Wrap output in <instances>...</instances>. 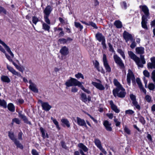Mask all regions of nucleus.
<instances>
[{
  "mask_svg": "<svg viewBox=\"0 0 155 155\" xmlns=\"http://www.w3.org/2000/svg\"><path fill=\"white\" fill-rule=\"evenodd\" d=\"M136 82L138 86L139 87L140 90L143 91L145 94L146 93V91L145 89L143 88L142 84L139 78H137L136 79Z\"/></svg>",
  "mask_w": 155,
  "mask_h": 155,
  "instance_id": "f3484780",
  "label": "nucleus"
},
{
  "mask_svg": "<svg viewBox=\"0 0 155 155\" xmlns=\"http://www.w3.org/2000/svg\"><path fill=\"white\" fill-rule=\"evenodd\" d=\"M140 8L144 14L142 16H144L145 18H148L150 15L149 9L146 5H140Z\"/></svg>",
  "mask_w": 155,
  "mask_h": 155,
  "instance_id": "0eeeda50",
  "label": "nucleus"
},
{
  "mask_svg": "<svg viewBox=\"0 0 155 155\" xmlns=\"http://www.w3.org/2000/svg\"><path fill=\"white\" fill-rule=\"evenodd\" d=\"M124 131L127 134L130 135L131 134L130 130L127 127H125L124 128Z\"/></svg>",
  "mask_w": 155,
  "mask_h": 155,
  "instance_id": "3c124183",
  "label": "nucleus"
},
{
  "mask_svg": "<svg viewBox=\"0 0 155 155\" xmlns=\"http://www.w3.org/2000/svg\"><path fill=\"white\" fill-rule=\"evenodd\" d=\"M96 37L97 39L100 42L105 39L103 35L102 34L100 33L96 34Z\"/></svg>",
  "mask_w": 155,
  "mask_h": 155,
  "instance_id": "5701e85b",
  "label": "nucleus"
},
{
  "mask_svg": "<svg viewBox=\"0 0 155 155\" xmlns=\"http://www.w3.org/2000/svg\"><path fill=\"white\" fill-rule=\"evenodd\" d=\"M8 108L10 111L13 112L15 111V107L12 103H9L8 104Z\"/></svg>",
  "mask_w": 155,
  "mask_h": 155,
  "instance_id": "7c9ffc66",
  "label": "nucleus"
},
{
  "mask_svg": "<svg viewBox=\"0 0 155 155\" xmlns=\"http://www.w3.org/2000/svg\"><path fill=\"white\" fill-rule=\"evenodd\" d=\"M114 58L115 63L117 64L121 68H124V64L123 63L121 59L117 54L114 55Z\"/></svg>",
  "mask_w": 155,
  "mask_h": 155,
  "instance_id": "6e6552de",
  "label": "nucleus"
},
{
  "mask_svg": "<svg viewBox=\"0 0 155 155\" xmlns=\"http://www.w3.org/2000/svg\"><path fill=\"white\" fill-rule=\"evenodd\" d=\"M151 62L147 64V67L148 68H155V57H153L150 58Z\"/></svg>",
  "mask_w": 155,
  "mask_h": 155,
  "instance_id": "dca6fc26",
  "label": "nucleus"
},
{
  "mask_svg": "<svg viewBox=\"0 0 155 155\" xmlns=\"http://www.w3.org/2000/svg\"><path fill=\"white\" fill-rule=\"evenodd\" d=\"M117 52L122 56L123 58L125 59V56L123 51L120 49H119L117 50Z\"/></svg>",
  "mask_w": 155,
  "mask_h": 155,
  "instance_id": "79ce46f5",
  "label": "nucleus"
},
{
  "mask_svg": "<svg viewBox=\"0 0 155 155\" xmlns=\"http://www.w3.org/2000/svg\"><path fill=\"white\" fill-rule=\"evenodd\" d=\"M1 80L3 82L9 83L10 82L9 78L7 76L2 75L1 77Z\"/></svg>",
  "mask_w": 155,
  "mask_h": 155,
  "instance_id": "a878e982",
  "label": "nucleus"
},
{
  "mask_svg": "<svg viewBox=\"0 0 155 155\" xmlns=\"http://www.w3.org/2000/svg\"><path fill=\"white\" fill-rule=\"evenodd\" d=\"M22 133L21 132H20L18 133V139L19 140H22Z\"/></svg>",
  "mask_w": 155,
  "mask_h": 155,
  "instance_id": "69168bd1",
  "label": "nucleus"
},
{
  "mask_svg": "<svg viewBox=\"0 0 155 155\" xmlns=\"http://www.w3.org/2000/svg\"><path fill=\"white\" fill-rule=\"evenodd\" d=\"M8 136L14 142L17 140L14 135L13 132L9 131L8 132Z\"/></svg>",
  "mask_w": 155,
  "mask_h": 155,
  "instance_id": "bb28decb",
  "label": "nucleus"
},
{
  "mask_svg": "<svg viewBox=\"0 0 155 155\" xmlns=\"http://www.w3.org/2000/svg\"><path fill=\"white\" fill-rule=\"evenodd\" d=\"M78 90L77 87H74L71 88V91L72 92L76 93L78 91Z\"/></svg>",
  "mask_w": 155,
  "mask_h": 155,
  "instance_id": "bf43d9fd",
  "label": "nucleus"
},
{
  "mask_svg": "<svg viewBox=\"0 0 155 155\" xmlns=\"http://www.w3.org/2000/svg\"><path fill=\"white\" fill-rule=\"evenodd\" d=\"M143 74L145 77L149 78L150 76V74L149 72L147 70H145L143 71Z\"/></svg>",
  "mask_w": 155,
  "mask_h": 155,
  "instance_id": "09e8293b",
  "label": "nucleus"
},
{
  "mask_svg": "<svg viewBox=\"0 0 155 155\" xmlns=\"http://www.w3.org/2000/svg\"><path fill=\"white\" fill-rule=\"evenodd\" d=\"M41 103L43 109L45 111H49L51 107L47 102H43L41 101Z\"/></svg>",
  "mask_w": 155,
  "mask_h": 155,
  "instance_id": "2eb2a0df",
  "label": "nucleus"
},
{
  "mask_svg": "<svg viewBox=\"0 0 155 155\" xmlns=\"http://www.w3.org/2000/svg\"><path fill=\"white\" fill-rule=\"evenodd\" d=\"M81 100L82 101L86 103L87 101V97L86 94L84 93H82L81 94Z\"/></svg>",
  "mask_w": 155,
  "mask_h": 155,
  "instance_id": "2f4dec72",
  "label": "nucleus"
},
{
  "mask_svg": "<svg viewBox=\"0 0 155 155\" xmlns=\"http://www.w3.org/2000/svg\"><path fill=\"white\" fill-rule=\"evenodd\" d=\"M38 20V18L34 16L32 17V22L35 25H36Z\"/></svg>",
  "mask_w": 155,
  "mask_h": 155,
  "instance_id": "49530a36",
  "label": "nucleus"
},
{
  "mask_svg": "<svg viewBox=\"0 0 155 155\" xmlns=\"http://www.w3.org/2000/svg\"><path fill=\"white\" fill-rule=\"evenodd\" d=\"M78 147L81 148L80 150H82L85 152H87L88 150V148L87 147L82 143H79L78 144Z\"/></svg>",
  "mask_w": 155,
  "mask_h": 155,
  "instance_id": "393cba45",
  "label": "nucleus"
},
{
  "mask_svg": "<svg viewBox=\"0 0 155 155\" xmlns=\"http://www.w3.org/2000/svg\"><path fill=\"white\" fill-rule=\"evenodd\" d=\"M92 84L97 89L100 91L104 90L105 89L104 86L101 84V83H98L92 81Z\"/></svg>",
  "mask_w": 155,
  "mask_h": 155,
  "instance_id": "4468645a",
  "label": "nucleus"
},
{
  "mask_svg": "<svg viewBox=\"0 0 155 155\" xmlns=\"http://www.w3.org/2000/svg\"><path fill=\"white\" fill-rule=\"evenodd\" d=\"M128 54L130 58L135 62L138 67L141 68L143 67V64L146 63L144 55H141L140 59L132 51H128Z\"/></svg>",
  "mask_w": 155,
  "mask_h": 155,
  "instance_id": "f257e3e1",
  "label": "nucleus"
},
{
  "mask_svg": "<svg viewBox=\"0 0 155 155\" xmlns=\"http://www.w3.org/2000/svg\"><path fill=\"white\" fill-rule=\"evenodd\" d=\"M61 121L62 123L65 124L67 127H70L69 122L67 119L62 118L61 119Z\"/></svg>",
  "mask_w": 155,
  "mask_h": 155,
  "instance_id": "cd10ccee",
  "label": "nucleus"
},
{
  "mask_svg": "<svg viewBox=\"0 0 155 155\" xmlns=\"http://www.w3.org/2000/svg\"><path fill=\"white\" fill-rule=\"evenodd\" d=\"M103 124L107 130L109 131H112V128L110 127L111 124L108 121H105L104 122Z\"/></svg>",
  "mask_w": 155,
  "mask_h": 155,
  "instance_id": "aec40b11",
  "label": "nucleus"
},
{
  "mask_svg": "<svg viewBox=\"0 0 155 155\" xmlns=\"http://www.w3.org/2000/svg\"><path fill=\"white\" fill-rule=\"evenodd\" d=\"M0 43L2 44L5 49H6L7 51L10 54L11 57L9 55H8L6 53H5V56L10 61L12 62L13 64V63H15L14 61H13V60L12 58H13L14 57V55L12 52L10 50L9 47L7 46L3 41H2L0 39Z\"/></svg>",
  "mask_w": 155,
  "mask_h": 155,
  "instance_id": "f03ea898",
  "label": "nucleus"
},
{
  "mask_svg": "<svg viewBox=\"0 0 155 155\" xmlns=\"http://www.w3.org/2000/svg\"><path fill=\"white\" fill-rule=\"evenodd\" d=\"M66 39L64 38H61L59 39L58 41L61 44H66Z\"/></svg>",
  "mask_w": 155,
  "mask_h": 155,
  "instance_id": "603ef678",
  "label": "nucleus"
},
{
  "mask_svg": "<svg viewBox=\"0 0 155 155\" xmlns=\"http://www.w3.org/2000/svg\"><path fill=\"white\" fill-rule=\"evenodd\" d=\"M75 77L77 78H81L82 79H84V77L83 74L80 73H78L77 74L75 75Z\"/></svg>",
  "mask_w": 155,
  "mask_h": 155,
  "instance_id": "a18cd8bd",
  "label": "nucleus"
},
{
  "mask_svg": "<svg viewBox=\"0 0 155 155\" xmlns=\"http://www.w3.org/2000/svg\"><path fill=\"white\" fill-rule=\"evenodd\" d=\"M0 106L6 108L7 107V103L6 101L4 100H1L0 99Z\"/></svg>",
  "mask_w": 155,
  "mask_h": 155,
  "instance_id": "58836bf2",
  "label": "nucleus"
},
{
  "mask_svg": "<svg viewBox=\"0 0 155 155\" xmlns=\"http://www.w3.org/2000/svg\"><path fill=\"white\" fill-rule=\"evenodd\" d=\"M152 78L155 83V70H154L152 73Z\"/></svg>",
  "mask_w": 155,
  "mask_h": 155,
  "instance_id": "4d7b16f0",
  "label": "nucleus"
},
{
  "mask_svg": "<svg viewBox=\"0 0 155 155\" xmlns=\"http://www.w3.org/2000/svg\"><path fill=\"white\" fill-rule=\"evenodd\" d=\"M130 96L131 99L132 100V101L136 100V96L133 94H130Z\"/></svg>",
  "mask_w": 155,
  "mask_h": 155,
  "instance_id": "680f3d73",
  "label": "nucleus"
},
{
  "mask_svg": "<svg viewBox=\"0 0 155 155\" xmlns=\"http://www.w3.org/2000/svg\"><path fill=\"white\" fill-rule=\"evenodd\" d=\"M42 27L43 29L46 31H49L50 27L47 24L43 23L42 25Z\"/></svg>",
  "mask_w": 155,
  "mask_h": 155,
  "instance_id": "a19ab883",
  "label": "nucleus"
},
{
  "mask_svg": "<svg viewBox=\"0 0 155 155\" xmlns=\"http://www.w3.org/2000/svg\"><path fill=\"white\" fill-rule=\"evenodd\" d=\"M155 86L152 83L148 85V88L150 90H153L155 88Z\"/></svg>",
  "mask_w": 155,
  "mask_h": 155,
  "instance_id": "de8ad7c7",
  "label": "nucleus"
},
{
  "mask_svg": "<svg viewBox=\"0 0 155 155\" xmlns=\"http://www.w3.org/2000/svg\"><path fill=\"white\" fill-rule=\"evenodd\" d=\"M103 60L104 65L107 71L108 72H110L111 71V68L108 64V61L107 59L106 56L105 54H103Z\"/></svg>",
  "mask_w": 155,
  "mask_h": 155,
  "instance_id": "1a4fd4ad",
  "label": "nucleus"
},
{
  "mask_svg": "<svg viewBox=\"0 0 155 155\" xmlns=\"http://www.w3.org/2000/svg\"><path fill=\"white\" fill-rule=\"evenodd\" d=\"M134 79V77L133 72L130 69H129L127 77V80L128 84L130 85V83L131 80H133Z\"/></svg>",
  "mask_w": 155,
  "mask_h": 155,
  "instance_id": "9b49d317",
  "label": "nucleus"
},
{
  "mask_svg": "<svg viewBox=\"0 0 155 155\" xmlns=\"http://www.w3.org/2000/svg\"><path fill=\"white\" fill-rule=\"evenodd\" d=\"M145 99L147 102H149L150 101L151 98L150 96L147 95L146 96Z\"/></svg>",
  "mask_w": 155,
  "mask_h": 155,
  "instance_id": "0e129e2a",
  "label": "nucleus"
},
{
  "mask_svg": "<svg viewBox=\"0 0 155 155\" xmlns=\"http://www.w3.org/2000/svg\"><path fill=\"white\" fill-rule=\"evenodd\" d=\"M60 52L62 55H67L68 54V49L66 47L64 46L61 49Z\"/></svg>",
  "mask_w": 155,
  "mask_h": 155,
  "instance_id": "412c9836",
  "label": "nucleus"
},
{
  "mask_svg": "<svg viewBox=\"0 0 155 155\" xmlns=\"http://www.w3.org/2000/svg\"><path fill=\"white\" fill-rule=\"evenodd\" d=\"M113 93L114 97L117 96L120 98L124 97L126 94L125 89L123 87L119 88H116L113 91Z\"/></svg>",
  "mask_w": 155,
  "mask_h": 155,
  "instance_id": "20e7f679",
  "label": "nucleus"
},
{
  "mask_svg": "<svg viewBox=\"0 0 155 155\" xmlns=\"http://www.w3.org/2000/svg\"><path fill=\"white\" fill-rule=\"evenodd\" d=\"M18 116L23 120L25 123L30 124H31L30 122L28 121L27 117L24 115L19 112L18 113Z\"/></svg>",
  "mask_w": 155,
  "mask_h": 155,
  "instance_id": "4be33fe9",
  "label": "nucleus"
},
{
  "mask_svg": "<svg viewBox=\"0 0 155 155\" xmlns=\"http://www.w3.org/2000/svg\"><path fill=\"white\" fill-rule=\"evenodd\" d=\"M123 36L127 42L128 41L130 40L131 41L133 40V37L132 35L125 31L123 33Z\"/></svg>",
  "mask_w": 155,
  "mask_h": 155,
  "instance_id": "ddd939ff",
  "label": "nucleus"
},
{
  "mask_svg": "<svg viewBox=\"0 0 155 155\" xmlns=\"http://www.w3.org/2000/svg\"><path fill=\"white\" fill-rule=\"evenodd\" d=\"M110 105L112 109L116 113H119L120 112V110L117 108V106L115 105L113 103L112 101H110Z\"/></svg>",
  "mask_w": 155,
  "mask_h": 155,
  "instance_id": "6ab92c4d",
  "label": "nucleus"
},
{
  "mask_svg": "<svg viewBox=\"0 0 155 155\" xmlns=\"http://www.w3.org/2000/svg\"><path fill=\"white\" fill-rule=\"evenodd\" d=\"M82 84H83V83L81 82L78 87H80L82 90L85 92L87 93V94H90L91 93V91L88 89L85 88L83 86Z\"/></svg>",
  "mask_w": 155,
  "mask_h": 155,
  "instance_id": "c85d7f7f",
  "label": "nucleus"
},
{
  "mask_svg": "<svg viewBox=\"0 0 155 155\" xmlns=\"http://www.w3.org/2000/svg\"><path fill=\"white\" fill-rule=\"evenodd\" d=\"M101 44L103 46V48L104 49H105L106 48V45L105 44V39L101 41Z\"/></svg>",
  "mask_w": 155,
  "mask_h": 155,
  "instance_id": "052dcab7",
  "label": "nucleus"
},
{
  "mask_svg": "<svg viewBox=\"0 0 155 155\" xmlns=\"http://www.w3.org/2000/svg\"><path fill=\"white\" fill-rule=\"evenodd\" d=\"M32 153L33 155H38V152L35 149H33L32 150Z\"/></svg>",
  "mask_w": 155,
  "mask_h": 155,
  "instance_id": "338daca9",
  "label": "nucleus"
},
{
  "mask_svg": "<svg viewBox=\"0 0 155 155\" xmlns=\"http://www.w3.org/2000/svg\"><path fill=\"white\" fill-rule=\"evenodd\" d=\"M134 113V111L131 110H128L125 111V113L126 114L132 115Z\"/></svg>",
  "mask_w": 155,
  "mask_h": 155,
  "instance_id": "c03bdc74",
  "label": "nucleus"
},
{
  "mask_svg": "<svg viewBox=\"0 0 155 155\" xmlns=\"http://www.w3.org/2000/svg\"><path fill=\"white\" fill-rule=\"evenodd\" d=\"M106 115L110 119H112L113 118V115L112 114H107Z\"/></svg>",
  "mask_w": 155,
  "mask_h": 155,
  "instance_id": "774afa93",
  "label": "nucleus"
},
{
  "mask_svg": "<svg viewBox=\"0 0 155 155\" xmlns=\"http://www.w3.org/2000/svg\"><path fill=\"white\" fill-rule=\"evenodd\" d=\"M80 83L81 82L78 81L76 79L70 77V79L67 81L65 84L67 87L66 88H67L68 87L73 86H78L79 87Z\"/></svg>",
  "mask_w": 155,
  "mask_h": 155,
  "instance_id": "39448f33",
  "label": "nucleus"
},
{
  "mask_svg": "<svg viewBox=\"0 0 155 155\" xmlns=\"http://www.w3.org/2000/svg\"><path fill=\"white\" fill-rule=\"evenodd\" d=\"M135 50L136 53L139 54H143L144 52V48L141 47L136 48Z\"/></svg>",
  "mask_w": 155,
  "mask_h": 155,
  "instance_id": "b1692460",
  "label": "nucleus"
},
{
  "mask_svg": "<svg viewBox=\"0 0 155 155\" xmlns=\"http://www.w3.org/2000/svg\"><path fill=\"white\" fill-rule=\"evenodd\" d=\"M136 43L135 41H133L131 43L130 47L131 48H134L136 46Z\"/></svg>",
  "mask_w": 155,
  "mask_h": 155,
  "instance_id": "e2e57ef3",
  "label": "nucleus"
},
{
  "mask_svg": "<svg viewBox=\"0 0 155 155\" xmlns=\"http://www.w3.org/2000/svg\"><path fill=\"white\" fill-rule=\"evenodd\" d=\"M74 24L75 27L79 29L80 31H81L83 29V26L80 23L75 21Z\"/></svg>",
  "mask_w": 155,
  "mask_h": 155,
  "instance_id": "c756f323",
  "label": "nucleus"
},
{
  "mask_svg": "<svg viewBox=\"0 0 155 155\" xmlns=\"http://www.w3.org/2000/svg\"><path fill=\"white\" fill-rule=\"evenodd\" d=\"M114 83L115 85L117 87L116 88H119L122 87V86L120 84L119 82L116 79L114 80Z\"/></svg>",
  "mask_w": 155,
  "mask_h": 155,
  "instance_id": "72a5a7b5",
  "label": "nucleus"
},
{
  "mask_svg": "<svg viewBox=\"0 0 155 155\" xmlns=\"http://www.w3.org/2000/svg\"><path fill=\"white\" fill-rule=\"evenodd\" d=\"M95 145L99 148L102 147L100 141L97 139H95L94 141Z\"/></svg>",
  "mask_w": 155,
  "mask_h": 155,
  "instance_id": "4c0bfd02",
  "label": "nucleus"
},
{
  "mask_svg": "<svg viewBox=\"0 0 155 155\" xmlns=\"http://www.w3.org/2000/svg\"><path fill=\"white\" fill-rule=\"evenodd\" d=\"M51 119L52 120L53 123L56 125L57 128L58 130H59L60 129V128L59 126L58 121L56 120V119L53 118L52 117H51Z\"/></svg>",
  "mask_w": 155,
  "mask_h": 155,
  "instance_id": "c9c22d12",
  "label": "nucleus"
},
{
  "mask_svg": "<svg viewBox=\"0 0 155 155\" xmlns=\"http://www.w3.org/2000/svg\"><path fill=\"white\" fill-rule=\"evenodd\" d=\"M114 121L115 123V125L116 126H118L120 125V123L118 120L116 118V117H114Z\"/></svg>",
  "mask_w": 155,
  "mask_h": 155,
  "instance_id": "8fccbe9b",
  "label": "nucleus"
},
{
  "mask_svg": "<svg viewBox=\"0 0 155 155\" xmlns=\"http://www.w3.org/2000/svg\"><path fill=\"white\" fill-rule=\"evenodd\" d=\"M40 130L42 134V137L44 138H45L46 137L48 138V134H46V135H45V130L44 129V128L42 127H41L40 128Z\"/></svg>",
  "mask_w": 155,
  "mask_h": 155,
  "instance_id": "473e14b6",
  "label": "nucleus"
},
{
  "mask_svg": "<svg viewBox=\"0 0 155 155\" xmlns=\"http://www.w3.org/2000/svg\"><path fill=\"white\" fill-rule=\"evenodd\" d=\"M14 122L17 124H19L20 123V120L18 118H15L12 120V124H13V123Z\"/></svg>",
  "mask_w": 155,
  "mask_h": 155,
  "instance_id": "37998d69",
  "label": "nucleus"
},
{
  "mask_svg": "<svg viewBox=\"0 0 155 155\" xmlns=\"http://www.w3.org/2000/svg\"><path fill=\"white\" fill-rule=\"evenodd\" d=\"M14 143L17 146V148H19L21 149L23 148V146L20 143L19 141L17 140H15V141L14 142Z\"/></svg>",
  "mask_w": 155,
  "mask_h": 155,
  "instance_id": "ea45409f",
  "label": "nucleus"
},
{
  "mask_svg": "<svg viewBox=\"0 0 155 155\" xmlns=\"http://www.w3.org/2000/svg\"><path fill=\"white\" fill-rule=\"evenodd\" d=\"M114 25L117 28H120L122 27V23L120 21H115L114 23Z\"/></svg>",
  "mask_w": 155,
  "mask_h": 155,
  "instance_id": "e433bc0d",
  "label": "nucleus"
},
{
  "mask_svg": "<svg viewBox=\"0 0 155 155\" xmlns=\"http://www.w3.org/2000/svg\"><path fill=\"white\" fill-rule=\"evenodd\" d=\"M53 9L52 8L50 5H48L46 7L43 11L44 13V18L45 21L48 24H51L50 21L48 18L50 14Z\"/></svg>",
  "mask_w": 155,
  "mask_h": 155,
  "instance_id": "7ed1b4c3",
  "label": "nucleus"
},
{
  "mask_svg": "<svg viewBox=\"0 0 155 155\" xmlns=\"http://www.w3.org/2000/svg\"><path fill=\"white\" fill-rule=\"evenodd\" d=\"M72 120L74 121L79 126H82L83 124L85 122L84 120L78 117H72Z\"/></svg>",
  "mask_w": 155,
  "mask_h": 155,
  "instance_id": "f8f14e48",
  "label": "nucleus"
},
{
  "mask_svg": "<svg viewBox=\"0 0 155 155\" xmlns=\"http://www.w3.org/2000/svg\"><path fill=\"white\" fill-rule=\"evenodd\" d=\"M29 83L30 84V85L29 86V89L35 93H38V89L36 85L32 82L31 80H30L29 81Z\"/></svg>",
  "mask_w": 155,
  "mask_h": 155,
  "instance_id": "9d476101",
  "label": "nucleus"
},
{
  "mask_svg": "<svg viewBox=\"0 0 155 155\" xmlns=\"http://www.w3.org/2000/svg\"><path fill=\"white\" fill-rule=\"evenodd\" d=\"M7 67L8 70L13 75H16L18 77H19L23 78V81L25 83H28V80L26 78H25L21 76L20 73L16 71V70H15L12 67L8 65V64L7 65Z\"/></svg>",
  "mask_w": 155,
  "mask_h": 155,
  "instance_id": "423d86ee",
  "label": "nucleus"
},
{
  "mask_svg": "<svg viewBox=\"0 0 155 155\" xmlns=\"http://www.w3.org/2000/svg\"><path fill=\"white\" fill-rule=\"evenodd\" d=\"M1 12H3L5 14L6 13L5 9L3 7L0 6V13Z\"/></svg>",
  "mask_w": 155,
  "mask_h": 155,
  "instance_id": "13d9d810",
  "label": "nucleus"
},
{
  "mask_svg": "<svg viewBox=\"0 0 155 155\" xmlns=\"http://www.w3.org/2000/svg\"><path fill=\"white\" fill-rule=\"evenodd\" d=\"M147 18H145V17L144 16H142V22H141V25L142 26L143 28L145 29H147Z\"/></svg>",
  "mask_w": 155,
  "mask_h": 155,
  "instance_id": "a211bd4d",
  "label": "nucleus"
},
{
  "mask_svg": "<svg viewBox=\"0 0 155 155\" xmlns=\"http://www.w3.org/2000/svg\"><path fill=\"white\" fill-rule=\"evenodd\" d=\"M88 25H91L92 26L96 29H97V27L96 24L91 21L89 22H88Z\"/></svg>",
  "mask_w": 155,
  "mask_h": 155,
  "instance_id": "864d4df0",
  "label": "nucleus"
},
{
  "mask_svg": "<svg viewBox=\"0 0 155 155\" xmlns=\"http://www.w3.org/2000/svg\"><path fill=\"white\" fill-rule=\"evenodd\" d=\"M13 64L15 67L20 72L23 73L25 69L24 68H22L20 66L17 65L15 63H13Z\"/></svg>",
  "mask_w": 155,
  "mask_h": 155,
  "instance_id": "f704fd0d",
  "label": "nucleus"
},
{
  "mask_svg": "<svg viewBox=\"0 0 155 155\" xmlns=\"http://www.w3.org/2000/svg\"><path fill=\"white\" fill-rule=\"evenodd\" d=\"M139 118L140 122L143 124H144L145 123V121L144 118L142 116H140L139 117Z\"/></svg>",
  "mask_w": 155,
  "mask_h": 155,
  "instance_id": "5fc2aeb1",
  "label": "nucleus"
},
{
  "mask_svg": "<svg viewBox=\"0 0 155 155\" xmlns=\"http://www.w3.org/2000/svg\"><path fill=\"white\" fill-rule=\"evenodd\" d=\"M108 45L109 46V50L110 51L112 52H114V50L112 45L110 44V43H108Z\"/></svg>",
  "mask_w": 155,
  "mask_h": 155,
  "instance_id": "6e6d98bb",
  "label": "nucleus"
}]
</instances>
